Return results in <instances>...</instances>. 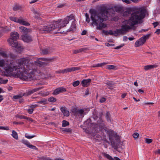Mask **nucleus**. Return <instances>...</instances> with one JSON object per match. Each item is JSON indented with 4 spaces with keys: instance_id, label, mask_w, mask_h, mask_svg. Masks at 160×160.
I'll return each mask as SVG.
<instances>
[{
    "instance_id": "obj_1",
    "label": "nucleus",
    "mask_w": 160,
    "mask_h": 160,
    "mask_svg": "<svg viewBox=\"0 0 160 160\" xmlns=\"http://www.w3.org/2000/svg\"><path fill=\"white\" fill-rule=\"evenodd\" d=\"M145 13V10L142 8H138L132 13L129 19L125 22L128 25H123L121 26V29H117L118 35L126 34L132 27L138 23L139 20L144 18Z\"/></svg>"
},
{
    "instance_id": "obj_2",
    "label": "nucleus",
    "mask_w": 160,
    "mask_h": 160,
    "mask_svg": "<svg viewBox=\"0 0 160 160\" xmlns=\"http://www.w3.org/2000/svg\"><path fill=\"white\" fill-rule=\"evenodd\" d=\"M89 12L92 24L96 26L97 29L102 30L106 27V24L103 22L108 19V9H102L100 12L98 13L93 9H90Z\"/></svg>"
},
{
    "instance_id": "obj_3",
    "label": "nucleus",
    "mask_w": 160,
    "mask_h": 160,
    "mask_svg": "<svg viewBox=\"0 0 160 160\" xmlns=\"http://www.w3.org/2000/svg\"><path fill=\"white\" fill-rule=\"evenodd\" d=\"M57 22H46L42 24L39 26L38 28L41 32H51L53 34L59 32V29L57 28Z\"/></svg>"
},
{
    "instance_id": "obj_4",
    "label": "nucleus",
    "mask_w": 160,
    "mask_h": 160,
    "mask_svg": "<svg viewBox=\"0 0 160 160\" xmlns=\"http://www.w3.org/2000/svg\"><path fill=\"white\" fill-rule=\"evenodd\" d=\"M74 16L72 14L69 16H67L62 19H59L55 22H57V28L59 29V30L62 28L65 27L69 23L70 20L74 19Z\"/></svg>"
},
{
    "instance_id": "obj_5",
    "label": "nucleus",
    "mask_w": 160,
    "mask_h": 160,
    "mask_svg": "<svg viewBox=\"0 0 160 160\" xmlns=\"http://www.w3.org/2000/svg\"><path fill=\"white\" fill-rule=\"evenodd\" d=\"M19 37V34L16 32H11L10 38L8 40V42L10 45L12 47H16L17 45V42L16 41Z\"/></svg>"
},
{
    "instance_id": "obj_6",
    "label": "nucleus",
    "mask_w": 160,
    "mask_h": 160,
    "mask_svg": "<svg viewBox=\"0 0 160 160\" xmlns=\"http://www.w3.org/2000/svg\"><path fill=\"white\" fill-rule=\"evenodd\" d=\"M150 36V34H148L145 35L140 38L135 43V47H139L143 45Z\"/></svg>"
},
{
    "instance_id": "obj_7",
    "label": "nucleus",
    "mask_w": 160,
    "mask_h": 160,
    "mask_svg": "<svg viewBox=\"0 0 160 160\" xmlns=\"http://www.w3.org/2000/svg\"><path fill=\"white\" fill-rule=\"evenodd\" d=\"M9 18L11 21L22 25L25 26H29L30 25V24L28 22L25 20L22 17H20V18H18L15 17H10Z\"/></svg>"
},
{
    "instance_id": "obj_8",
    "label": "nucleus",
    "mask_w": 160,
    "mask_h": 160,
    "mask_svg": "<svg viewBox=\"0 0 160 160\" xmlns=\"http://www.w3.org/2000/svg\"><path fill=\"white\" fill-rule=\"evenodd\" d=\"M21 142L28 147L31 149L34 150L38 149L35 146L31 144L27 140L22 139V140Z\"/></svg>"
},
{
    "instance_id": "obj_9",
    "label": "nucleus",
    "mask_w": 160,
    "mask_h": 160,
    "mask_svg": "<svg viewBox=\"0 0 160 160\" xmlns=\"http://www.w3.org/2000/svg\"><path fill=\"white\" fill-rule=\"evenodd\" d=\"M66 91L65 88L63 87H60L56 89L53 91L52 94L54 95H57L58 94L65 92Z\"/></svg>"
},
{
    "instance_id": "obj_10",
    "label": "nucleus",
    "mask_w": 160,
    "mask_h": 160,
    "mask_svg": "<svg viewBox=\"0 0 160 160\" xmlns=\"http://www.w3.org/2000/svg\"><path fill=\"white\" fill-rule=\"evenodd\" d=\"M80 69V68L78 67H73L64 69H63V74L67 73L68 72L78 70Z\"/></svg>"
},
{
    "instance_id": "obj_11",
    "label": "nucleus",
    "mask_w": 160,
    "mask_h": 160,
    "mask_svg": "<svg viewBox=\"0 0 160 160\" xmlns=\"http://www.w3.org/2000/svg\"><path fill=\"white\" fill-rule=\"evenodd\" d=\"M22 40L24 42H29L32 41L31 37L28 35H24L22 36Z\"/></svg>"
},
{
    "instance_id": "obj_12",
    "label": "nucleus",
    "mask_w": 160,
    "mask_h": 160,
    "mask_svg": "<svg viewBox=\"0 0 160 160\" xmlns=\"http://www.w3.org/2000/svg\"><path fill=\"white\" fill-rule=\"evenodd\" d=\"M43 88V87H40L39 88H36L34 89H33L32 90H29L27 92V95H30L33 93L36 92L37 91H38L40 90H41Z\"/></svg>"
},
{
    "instance_id": "obj_13",
    "label": "nucleus",
    "mask_w": 160,
    "mask_h": 160,
    "mask_svg": "<svg viewBox=\"0 0 160 160\" xmlns=\"http://www.w3.org/2000/svg\"><path fill=\"white\" fill-rule=\"evenodd\" d=\"M91 81V79L83 80L81 82V84L83 87H86L90 85Z\"/></svg>"
},
{
    "instance_id": "obj_14",
    "label": "nucleus",
    "mask_w": 160,
    "mask_h": 160,
    "mask_svg": "<svg viewBox=\"0 0 160 160\" xmlns=\"http://www.w3.org/2000/svg\"><path fill=\"white\" fill-rule=\"evenodd\" d=\"M19 28L20 32L24 33H27L31 31L30 29L27 28L23 26L20 27Z\"/></svg>"
},
{
    "instance_id": "obj_15",
    "label": "nucleus",
    "mask_w": 160,
    "mask_h": 160,
    "mask_svg": "<svg viewBox=\"0 0 160 160\" xmlns=\"http://www.w3.org/2000/svg\"><path fill=\"white\" fill-rule=\"evenodd\" d=\"M38 106V105L36 104L32 105L29 106V108L27 110L29 113L32 114L33 113L34 109Z\"/></svg>"
},
{
    "instance_id": "obj_16",
    "label": "nucleus",
    "mask_w": 160,
    "mask_h": 160,
    "mask_svg": "<svg viewBox=\"0 0 160 160\" xmlns=\"http://www.w3.org/2000/svg\"><path fill=\"white\" fill-rule=\"evenodd\" d=\"M73 21H72L71 25L68 29L69 31L74 32L76 30V24L75 22L74 18V19H72Z\"/></svg>"
},
{
    "instance_id": "obj_17",
    "label": "nucleus",
    "mask_w": 160,
    "mask_h": 160,
    "mask_svg": "<svg viewBox=\"0 0 160 160\" xmlns=\"http://www.w3.org/2000/svg\"><path fill=\"white\" fill-rule=\"evenodd\" d=\"M16 48V51L18 53H20L22 52L24 49V48L20 44H18L17 42V45L16 47H12Z\"/></svg>"
},
{
    "instance_id": "obj_18",
    "label": "nucleus",
    "mask_w": 160,
    "mask_h": 160,
    "mask_svg": "<svg viewBox=\"0 0 160 160\" xmlns=\"http://www.w3.org/2000/svg\"><path fill=\"white\" fill-rule=\"evenodd\" d=\"M84 109H78L76 116L79 117V118L83 117L84 114Z\"/></svg>"
},
{
    "instance_id": "obj_19",
    "label": "nucleus",
    "mask_w": 160,
    "mask_h": 160,
    "mask_svg": "<svg viewBox=\"0 0 160 160\" xmlns=\"http://www.w3.org/2000/svg\"><path fill=\"white\" fill-rule=\"evenodd\" d=\"M60 110H61V112L63 113V114L64 116L68 117L69 116V112L65 108L62 107L61 108Z\"/></svg>"
},
{
    "instance_id": "obj_20",
    "label": "nucleus",
    "mask_w": 160,
    "mask_h": 160,
    "mask_svg": "<svg viewBox=\"0 0 160 160\" xmlns=\"http://www.w3.org/2000/svg\"><path fill=\"white\" fill-rule=\"evenodd\" d=\"M109 35H113L115 36H117L118 35L117 29L115 31H112V30H109Z\"/></svg>"
},
{
    "instance_id": "obj_21",
    "label": "nucleus",
    "mask_w": 160,
    "mask_h": 160,
    "mask_svg": "<svg viewBox=\"0 0 160 160\" xmlns=\"http://www.w3.org/2000/svg\"><path fill=\"white\" fill-rule=\"evenodd\" d=\"M155 67V65H148L145 66L144 67V69L145 71H148L149 70Z\"/></svg>"
},
{
    "instance_id": "obj_22",
    "label": "nucleus",
    "mask_w": 160,
    "mask_h": 160,
    "mask_svg": "<svg viewBox=\"0 0 160 160\" xmlns=\"http://www.w3.org/2000/svg\"><path fill=\"white\" fill-rule=\"evenodd\" d=\"M0 55L4 58H7L8 57L7 52L3 51H0Z\"/></svg>"
},
{
    "instance_id": "obj_23",
    "label": "nucleus",
    "mask_w": 160,
    "mask_h": 160,
    "mask_svg": "<svg viewBox=\"0 0 160 160\" xmlns=\"http://www.w3.org/2000/svg\"><path fill=\"white\" fill-rule=\"evenodd\" d=\"M12 136L15 139L18 140V136L17 133L14 130H13L12 131Z\"/></svg>"
},
{
    "instance_id": "obj_24",
    "label": "nucleus",
    "mask_w": 160,
    "mask_h": 160,
    "mask_svg": "<svg viewBox=\"0 0 160 160\" xmlns=\"http://www.w3.org/2000/svg\"><path fill=\"white\" fill-rule=\"evenodd\" d=\"M40 61L39 59L37 58L36 61L34 62L37 65H39V66L43 65L45 64L44 63Z\"/></svg>"
},
{
    "instance_id": "obj_25",
    "label": "nucleus",
    "mask_w": 160,
    "mask_h": 160,
    "mask_svg": "<svg viewBox=\"0 0 160 160\" xmlns=\"http://www.w3.org/2000/svg\"><path fill=\"white\" fill-rule=\"evenodd\" d=\"M102 155L104 157L109 160H114V158L108 154L104 153H102Z\"/></svg>"
},
{
    "instance_id": "obj_26",
    "label": "nucleus",
    "mask_w": 160,
    "mask_h": 160,
    "mask_svg": "<svg viewBox=\"0 0 160 160\" xmlns=\"http://www.w3.org/2000/svg\"><path fill=\"white\" fill-rule=\"evenodd\" d=\"M38 103L45 105L47 103V100L45 98H43L37 102Z\"/></svg>"
},
{
    "instance_id": "obj_27",
    "label": "nucleus",
    "mask_w": 160,
    "mask_h": 160,
    "mask_svg": "<svg viewBox=\"0 0 160 160\" xmlns=\"http://www.w3.org/2000/svg\"><path fill=\"white\" fill-rule=\"evenodd\" d=\"M50 93L49 92L47 91L46 92H42V91H41L39 93V94L41 95V96H43V97H45L46 96L48 95Z\"/></svg>"
},
{
    "instance_id": "obj_28",
    "label": "nucleus",
    "mask_w": 160,
    "mask_h": 160,
    "mask_svg": "<svg viewBox=\"0 0 160 160\" xmlns=\"http://www.w3.org/2000/svg\"><path fill=\"white\" fill-rule=\"evenodd\" d=\"M24 95H22L21 94H19V95H17L14 96L13 97V98L15 99H21L23 96Z\"/></svg>"
},
{
    "instance_id": "obj_29",
    "label": "nucleus",
    "mask_w": 160,
    "mask_h": 160,
    "mask_svg": "<svg viewBox=\"0 0 160 160\" xmlns=\"http://www.w3.org/2000/svg\"><path fill=\"white\" fill-rule=\"evenodd\" d=\"M115 10L117 12H121L122 11L123 8L120 7H115Z\"/></svg>"
},
{
    "instance_id": "obj_30",
    "label": "nucleus",
    "mask_w": 160,
    "mask_h": 160,
    "mask_svg": "<svg viewBox=\"0 0 160 160\" xmlns=\"http://www.w3.org/2000/svg\"><path fill=\"white\" fill-rule=\"evenodd\" d=\"M107 63L105 62L101 63H98L96 64L95 65L93 66H92V67H99L102 66L106 64Z\"/></svg>"
},
{
    "instance_id": "obj_31",
    "label": "nucleus",
    "mask_w": 160,
    "mask_h": 160,
    "mask_svg": "<svg viewBox=\"0 0 160 160\" xmlns=\"http://www.w3.org/2000/svg\"><path fill=\"white\" fill-rule=\"evenodd\" d=\"M69 125V123L66 120H63L62 122V126L63 127H65L68 126Z\"/></svg>"
},
{
    "instance_id": "obj_32",
    "label": "nucleus",
    "mask_w": 160,
    "mask_h": 160,
    "mask_svg": "<svg viewBox=\"0 0 160 160\" xmlns=\"http://www.w3.org/2000/svg\"><path fill=\"white\" fill-rule=\"evenodd\" d=\"M48 101L50 102H54L56 101V99L55 98L51 97L48 98Z\"/></svg>"
},
{
    "instance_id": "obj_33",
    "label": "nucleus",
    "mask_w": 160,
    "mask_h": 160,
    "mask_svg": "<svg viewBox=\"0 0 160 160\" xmlns=\"http://www.w3.org/2000/svg\"><path fill=\"white\" fill-rule=\"evenodd\" d=\"M106 116L107 118V120L108 122H110L111 121L110 117V113L109 112H107L106 113Z\"/></svg>"
},
{
    "instance_id": "obj_34",
    "label": "nucleus",
    "mask_w": 160,
    "mask_h": 160,
    "mask_svg": "<svg viewBox=\"0 0 160 160\" xmlns=\"http://www.w3.org/2000/svg\"><path fill=\"white\" fill-rule=\"evenodd\" d=\"M106 68L109 70L113 69L115 68V67L113 65H108L106 66Z\"/></svg>"
},
{
    "instance_id": "obj_35",
    "label": "nucleus",
    "mask_w": 160,
    "mask_h": 160,
    "mask_svg": "<svg viewBox=\"0 0 160 160\" xmlns=\"http://www.w3.org/2000/svg\"><path fill=\"white\" fill-rule=\"evenodd\" d=\"M47 157H44L43 156H39L37 158H38V159L39 160H46Z\"/></svg>"
},
{
    "instance_id": "obj_36",
    "label": "nucleus",
    "mask_w": 160,
    "mask_h": 160,
    "mask_svg": "<svg viewBox=\"0 0 160 160\" xmlns=\"http://www.w3.org/2000/svg\"><path fill=\"white\" fill-rule=\"evenodd\" d=\"M25 136L27 138L30 139L34 137H35V135L30 136L29 135H28L27 133H26L25 134Z\"/></svg>"
},
{
    "instance_id": "obj_37",
    "label": "nucleus",
    "mask_w": 160,
    "mask_h": 160,
    "mask_svg": "<svg viewBox=\"0 0 160 160\" xmlns=\"http://www.w3.org/2000/svg\"><path fill=\"white\" fill-rule=\"evenodd\" d=\"M49 51L47 49H43L42 51V53L44 55L47 54L48 53Z\"/></svg>"
},
{
    "instance_id": "obj_38",
    "label": "nucleus",
    "mask_w": 160,
    "mask_h": 160,
    "mask_svg": "<svg viewBox=\"0 0 160 160\" xmlns=\"http://www.w3.org/2000/svg\"><path fill=\"white\" fill-rule=\"evenodd\" d=\"M80 83V82L79 81H76L73 82L72 85L74 87H76L78 86Z\"/></svg>"
},
{
    "instance_id": "obj_39",
    "label": "nucleus",
    "mask_w": 160,
    "mask_h": 160,
    "mask_svg": "<svg viewBox=\"0 0 160 160\" xmlns=\"http://www.w3.org/2000/svg\"><path fill=\"white\" fill-rule=\"evenodd\" d=\"M85 16L86 17V20L87 22L88 23H89L90 21V19L89 18V16L88 15L87 13H86L85 15Z\"/></svg>"
},
{
    "instance_id": "obj_40",
    "label": "nucleus",
    "mask_w": 160,
    "mask_h": 160,
    "mask_svg": "<svg viewBox=\"0 0 160 160\" xmlns=\"http://www.w3.org/2000/svg\"><path fill=\"white\" fill-rule=\"evenodd\" d=\"M17 117L20 119H26L28 118V117L23 115H17Z\"/></svg>"
},
{
    "instance_id": "obj_41",
    "label": "nucleus",
    "mask_w": 160,
    "mask_h": 160,
    "mask_svg": "<svg viewBox=\"0 0 160 160\" xmlns=\"http://www.w3.org/2000/svg\"><path fill=\"white\" fill-rule=\"evenodd\" d=\"M78 109L76 108H74L72 109V113H73L74 115H77V112H78Z\"/></svg>"
},
{
    "instance_id": "obj_42",
    "label": "nucleus",
    "mask_w": 160,
    "mask_h": 160,
    "mask_svg": "<svg viewBox=\"0 0 160 160\" xmlns=\"http://www.w3.org/2000/svg\"><path fill=\"white\" fill-rule=\"evenodd\" d=\"M106 84L108 85L109 86H110V87H113L114 85V83H113V82H107Z\"/></svg>"
},
{
    "instance_id": "obj_43",
    "label": "nucleus",
    "mask_w": 160,
    "mask_h": 160,
    "mask_svg": "<svg viewBox=\"0 0 160 160\" xmlns=\"http://www.w3.org/2000/svg\"><path fill=\"white\" fill-rule=\"evenodd\" d=\"M132 136L134 138H137L139 136V134L137 132H135L133 134Z\"/></svg>"
},
{
    "instance_id": "obj_44",
    "label": "nucleus",
    "mask_w": 160,
    "mask_h": 160,
    "mask_svg": "<svg viewBox=\"0 0 160 160\" xmlns=\"http://www.w3.org/2000/svg\"><path fill=\"white\" fill-rule=\"evenodd\" d=\"M145 142L147 143H150L152 142V140L149 138H146Z\"/></svg>"
},
{
    "instance_id": "obj_45",
    "label": "nucleus",
    "mask_w": 160,
    "mask_h": 160,
    "mask_svg": "<svg viewBox=\"0 0 160 160\" xmlns=\"http://www.w3.org/2000/svg\"><path fill=\"white\" fill-rule=\"evenodd\" d=\"M106 100V99L105 98L102 97L100 99V102L101 103H103Z\"/></svg>"
},
{
    "instance_id": "obj_46",
    "label": "nucleus",
    "mask_w": 160,
    "mask_h": 160,
    "mask_svg": "<svg viewBox=\"0 0 160 160\" xmlns=\"http://www.w3.org/2000/svg\"><path fill=\"white\" fill-rule=\"evenodd\" d=\"M86 50V48H81L78 49L79 53L85 52Z\"/></svg>"
},
{
    "instance_id": "obj_47",
    "label": "nucleus",
    "mask_w": 160,
    "mask_h": 160,
    "mask_svg": "<svg viewBox=\"0 0 160 160\" xmlns=\"http://www.w3.org/2000/svg\"><path fill=\"white\" fill-rule=\"evenodd\" d=\"M130 14L129 11H126L124 12L123 15L124 16H127L128 15Z\"/></svg>"
},
{
    "instance_id": "obj_48",
    "label": "nucleus",
    "mask_w": 160,
    "mask_h": 160,
    "mask_svg": "<svg viewBox=\"0 0 160 160\" xmlns=\"http://www.w3.org/2000/svg\"><path fill=\"white\" fill-rule=\"evenodd\" d=\"M122 1L128 4H129L131 3V2L129 0H122Z\"/></svg>"
},
{
    "instance_id": "obj_49",
    "label": "nucleus",
    "mask_w": 160,
    "mask_h": 160,
    "mask_svg": "<svg viewBox=\"0 0 160 160\" xmlns=\"http://www.w3.org/2000/svg\"><path fill=\"white\" fill-rule=\"evenodd\" d=\"M124 44H122L120 45L117 46L114 48L116 49H118L124 46Z\"/></svg>"
},
{
    "instance_id": "obj_50",
    "label": "nucleus",
    "mask_w": 160,
    "mask_h": 160,
    "mask_svg": "<svg viewBox=\"0 0 160 160\" xmlns=\"http://www.w3.org/2000/svg\"><path fill=\"white\" fill-rule=\"evenodd\" d=\"M103 33H104L105 35H109V31H106L105 30H103Z\"/></svg>"
},
{
    "instance_id": "obj_51",
    "label": "nucleus",
    "mask_w": 160,
    "mask_h": 160,
    "mask_svg": "<svg viewBox=\"0 0 160 160\" xmlns=\"http://www.w3.org/2000/svg\"><path fill=\"white\" fill-rule=\"evenodd\" d=\"M38 59H39L40 60L43 61H48V60H49V59H48L44 58H40Z\"/></svg>"
},
{
    "instance_id": "obj_52",
    "label": "nucleus",
    "mask_w": 160,
    "mask_h": 160,
    "mask_svg": "<svg viewBox=\"0 0 160 160\" xmlns=\"http://www.w3.org/2000/svg\"><path fill=\"white\" fill-rule=\"evenodd\" d=\"M155 33H156L157 35L159 34L160 33V29H157L156 32H155Z\"/></svg>"
},
{
    "instance_id": "obj_53",
    "label": "nucleus",
    "mask_w": 160,
    "mask_h": 160,
    "mask_svg": "<svg viewBox=\"0 0 160 160\" xmlns=\"http://www.w3.org/2000/svg\"><path fill=\"white\" fill-rule=\"evenodd\" d=\"M13 123L14 124H23V122H14Z\"/></svg>"
},
{
    "instance_id": "obj_54",
    "label": "nucleus",
    "mask_w": 160,
    "mask_h": 160,
    "mask_svg": "<svg viewBox=\"0 0 160 160\" xmlns=\"http://www.w3.org/2000/svg\"><path fill=\"white\" fill-rule=\"evenodd\" d=\"M158 22H155L153 23V25L154 28H155L158 25Z\"/></svg>"
},
{
    "instance_id": "obj_55",
    "label": "nucleus",
    "mask_w": 160,
    "mask_h": 160,
    "mask_svg": "<svg viewBox=\"0 0 160 160\" xmlns=\"http://www.w3.org/2000/svg\"><path fill=\"white\" fill-rule=\"evenodd\" d=\"M87 33V31L86 30H83L81 33V34L82 35H85Z\"/></svg>"
},
{
    "instance_id": "obj_56",
    "label": "nucleus",
    "mask_w": 160,
    "mask_h": 160,
    "mask_svg": "<svg viewBox=\"0 0 160 160\" xmlns=\"http://www.w3.org/2000/svg\"><path fill=\"white\" fill-rule=\"evenodd\" d=\"M63 70H59L58 71H56V72L57 73H62L63 74Z\"/></svg>"
},
{
    "instance_id": "obj_57",
    "label": "nucleus",
    "mask_w": 160,
    "mask_h": 160,
    "mask_svg": "<svg viewBox=\"0 0 160 160\" xmlns=\"http://www.w3.org/2000/svg\"><path fill=\"white\" fill-rule=\"evenodd\" d=\"M153 103V102H144L143 103V104L144 105H149V104H152Z\"/></svg>"
},
{
    "instance_id": "obj_58",
    "label": "nucleus",
    "mask_w": 160,
    "mask_h": 160,
    "mask_svg": "<svg viewBox=\"0 0 160 160\" xmlns=\"http://www.w3.org/2000/svg\"><path fill=\"white\" fill-rule=\"evenodd\" d=\"M138 92L141 93H142L144 92V91L142 89H139L138 90Z\"/></svg>"
},
{
    "instance_id": "obj_59",
    "label": "nucleus",
    "mask_w": 160,
    "mask_h": 160,
    "mask_svg": "<svg viewBox=\"0 0 160 160\" xmlns=\"http://www.w3.org/2000/svg\"><path fill=\"white\" fill-rule=\"evenodd\" d=\"M128 40V37L126 36L123 37V40L124 41H126Z\"/></svg>"
},
{
    "instance_id": "obj_60",
    "label": "nucleus",
    "mask_w": 160,
    "mask_h": 160,
    "mask_svg": "<svg viewBox=\"0 0 160 160\" xmlns=\"http://www.w3.org/2000/svg\"><path fill=\"white\" fill-rule=\"evenodd\" d=\"M79 53L78 50H75L73 51V53L74 54H76Z\"/></svg>"
},
{
    "instance_id": "obj_61",
    "label": "nucleus",
    "mask_w": 160,
    "mask_h": 160,
    "mask_svg": "<svg viewBox=\"0 0 160 160\" xmlns=\"http://www.w3.org/2000/svg\"><path fill=\"white\" fill-rule=\"evenodd\" d=\"M3 130H9V128L8 127H3Z\"/></svg>"
},
{
    "instance_id": "obj_62",
    "label": "nucleus",
    "mask_w": 160,
    "mask_h": 160,
    "mask_svg": "<svg viewBox=\"0 0 160 160\" xmlns=\"http://www.w3.org/2000/svg\"><path fill=\"white\" fill-rule=\"evenodd\" d=\"M19 9V8L17 7V6H15L13 8V9L14 11H17Z\"/></svg>"
},
{
    "instance_id": "obj_63",
    "label": "nucleus",
    "mask_w": 160,
    "mask_h": 160,
    "mask_svg": "<svg viewBox=\"0 0 160 160\" xmlns=\"http://www.w3.org/2000/svg\"><path fill=\"white\" fill-rule=\"evenodd\" d=\"M26 119H27L29 121H31V122H32L33 121V119L32 118H29L28 117V118Z\"/></svg>"
},
{
    "instance_id": "obj_64",
    "label": "nucleus",
    "mask_w": 160,
    "mask_h": 160,
    "mask_svg": "<svg viewBox=\"0 0 160 160\" xmlns=\"http://www.w3.org/2000/svg\"><path fill=\"white\" fill-rule=\"evenodd\" d=\"M155 153L160 154V149H158L155 151Z\"/></svg>"
}]
</instances>
